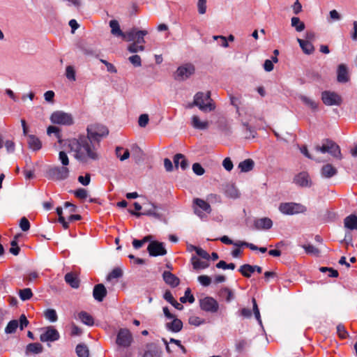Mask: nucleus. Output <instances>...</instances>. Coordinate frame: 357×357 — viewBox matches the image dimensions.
Masks as SVG:
<instances>
[{
  "label": "nucleus",
  "instance_id": "1",
  "mask_svg": "<svg viewBox=\"0 0 357 357\" xmlns=\"http://www.w3.org/2000/svg\"><path fill=\"white\" fill-rule=\"evenodd\" d=\"M68 147L73 157L81 163L88 164L100 158L98 149L85 137L69 139Z\"/></svg>",
  "mask_w": 357,
  "mask_h": 357
},
{
  "label": "nucleus",
  "instance_id": "2",
  "mask_svg": "<svg viewBox=\"0 0 357 357\" xmlns=\"http://www.w3.org/2000/svg\"><path fill=\"white\" fill-rule=\"evenodd\" d=\"M149 33L146 30H138L136 28L131 29L128 31L126 41H133L128 46V50L130 53H137L143 52L145 50L144 44L145 43L144 36Z\"/></svg>",
  "mask_w": 357,
  "mask_h": 357
},
{
  "label": "nucleus",
  "instance_id": "3",
  "mask_svg": "<svg viewBox=\"0 0 357 357\" xmlns=\"http://www.w3.org/2000/svg\"><path fill=\"white\" fill-rule=\"evenodd\" d=\"M211 99V93L198 92L194 97L193 105L197 106L202 111H212L215 109Z\"/></svg>",
  "mask_w": 357,
  "mask_h": 357
},
{
  "label": "nucleus",
  "instance_id": "4",
  "mask_svg": "<svg viewBox=\"0 0 357 357\" xmlns=\"http://www.w3.org/2000/svg\"><path fill=\"white\" fill-rule=\"evenodd\" d=\"M314 151L316 155H318L319 153H328L335 158L342 159V155L339 146L331 141H326L321 145H317L314 147Z\"/></svg>",
  "mask_w": 357,
  "mask_h": 357
},
{
  "label": "nucleus",
  "instance_id": "5",
  "mask_svg": "<svg viewBox=\"0 0 357 357\" xmlns=\"http://www.w3.org/2000/svg\"><path fill=\"white\" fill-rule=\"evenodd\" d=\"M278 208L282 213L288 215L304 213L307 211L305 206L294 202L281 203Z\"/></svg>",
  "mask_w": 357,
  "mask_h": 357
},
{
  "label": "nucleus",
  "instance_id": "6",
  "mask_svg": "<svg viewBox=\"0 0 357 357\" xmlns=\"http://www.w3.org/2000/svg\"><path fill=\"white\" fill-rule=\"evenodd\" d=\"M107 128L100 124L93 123L88 126L87 135L89 139L98 140L99 138L108 135Z\"/></svg>",
  "mask_w": 357,
  "mask_h": 357
},
{
  "label": "nucleus",
  "instance_id": "7",
  "mask_svg": "<svg viewBox=\"0 0 357 357\" xmlns=\"http://www.w3.org/2000/svg\"><path fill=\"white\" fill-rule=\"evenodd\" d=\"M50 121L54 124L70 126L73 123V117L69 113L56 111L51 114Z\"/></svg>",
  "mask_w": 357,
  "mask_h": 357
},
{
  "label": "nucleus",
  "instance_id": "8",
  "mask_svg": "<svg viewBox=\"0 0 357 357\" xmlns=\"http://www.w3.org/2000/svg\"><path fill=\"white\" fill-rule=\"evenodd\" d=\"M321 100L323 102L328 106L340 105L342 102V99L340 95L329 91L322 92Z\"/></svg>",
  "mask_w": 357,
  "mask_h": 357
},
{
  "label": "nucleus",
  "instance_id": "9",
  "mask_svg": "<svg viewBox=\"0 0 357 357\" xmlns=\"http://www.w3.org/2000/svg\"><path fill=\"white\" fill-rule=\"evenodd\" d=\"M132 341V336L130 331L127 328H121L117 334L116 344L123 347H129Z\"/></svg>",
  "mask_w": 357,
  "mask_h": 357
},
{
  "label": "nucleus",
  "instance_id": "10",
  "mask_svg": "<svg viewBox=\"0 0 357 357\" xmlns=\"http://www.w3.org/2000/svg\"><path fill=\"white\" fill-rule=\"evenodd\" d=\"M50 175L52 178L57 181H62L66 179L70 174V170L68 167H55L52 168L50 172Z\"/></svg>",
  "mask_w": 357,
  "mask_h": 357
},
{
  "label": "nucleus",
  "instance_id": "11",
  "mask_svg": "<svg viewBox=\"0 0 357 357\" xmlns=\"http://www.w3.org/2000/svg\"><path fill=\"white\" fill-rule=\"evenodd\" d=\"M193 208L195 213L201 218L203 217L202 211H205L207 213H210L211 212L210 204L206 201L199 198L194 199Z\"/></svg>",
  "mask_w": 357,
  "mask_h": 357
},
{
  "label": "nucleus",
  "instance_id": "12",
  "mask_svg": "<svg viewBox=\"0 0 357 357\" xmlns=\"http://www.w3.org/2000/svg\"><path fill=\"white\" fill-rule=\"evenodd\" d=\"M199 305L202 310L210 312H217L219 307L218 302L211 297H205L201 299Z\"/></svg>",
  "mask_w": 357,
  "mask_h": 357
},
{
  "label": "nucleus",
  "instance_id": "13",
  "mask_svg": "<svg viewBox=\"0 0 357 357\" xmlns=\"http://www.w3.org/2000/svg\"><path fill=\"white\" fill-rule=\"evenodd\" d=\"M148 252L151 256L157 257L160 255H165L167 253L163 243L158 241H152L149 243L147 248Z\"/></svg>",
  "mask_w": 357,
  "mask_h": 357
},
{
  "label": "nucleus",
  "instance_id": "14",
  "mask_svg": "<svg viewBox=\"0 0 357 357\" xmlns=\"http://www.w3.org/2000/svg\"><path fill=\"white\" fill-rule=\"evenodd\" d=\"M158 207L151 202L144 204V211L143 213L130 211V213L135 216H140L142 215H150L155 218H159L160 215L158 211Z\"/></svg>",
  "mask_w": 357,
  "mask_h": 357
},
{
  "label": "nucleus",
  "instance_id": "15",
  "mask_svg": "<svg viewBox=\"0 0 357 357\" xmlns=\"http://www.w3.org/2000/svg\"><path fill=\"white\" fill-rule=\"evenodd\" d=\"M194 73L195 66L192 64L186 63L178 68L176 70V77L181 79H185Z\"/></svg>",
  "mask_w": 357,
  "mask_h": 357
},
{
  "label": "nucleus",
  "instance_id": "16",
  "mask_svg": "<svg viewBox=\"0 0 357 357\" xmlns=\"http://www.w3.org/2000/svg\"><path fill=\"white\" fill-rule=\"evenodd\" d=\"M59 338V332L52 326H49L45 329V331L40 336V340L42 342H53Z\"/></svg>",
  "mask_w": 357,
  "mask_h": 357
},
{
  "label": "nucleus",
  "instance_id": "17",
  "mask_svg": "<svg viewBox=\"0 0 357 357\" xmlns=\"http://www.w3.org/2000/svg\"><path fill=\"white\" fill-rule=\"evenodd\" d=\"M294 183L302 188L310 187L312 181L307 172H303L297 174L294 178Z\"/></svg>",
  "mask_w": 357,
  "mask_h": 357
},
{
  "label": "nucleus",
  "instance_id": "18",
  "mask_svg": "<svg viewBox=\"0 0 357 357\" xmlns=\"http://www.w3.org/2000/svg\"><path fill=\"white\" fill-rule=\"evenodd\" d=\"M161 349L154 343L148 344L146 346L142 357H161Z\"/></svg>",
  "mask_w": 357,
  "mask_h": 357
},
{
  "label": "nucleus",
  "instance_id": "19",
  "mask_svg": "<svg viewBox=\"0 0 357 357\" xmlns=\"http://www.w3.org/2000/svg\"><path fill=\"white\" fill-rule=\"evenodd\" d=\"M170 321L165 324L167 330L173 333H178L183 328V322L176 316L174 318L169 319Z\"/></svg>",
  "mask_w": 357,
  "mask_h": 357
},
{
  "label": "nucleus",
  "instance_id": "20",
  "mask_svg": "<svg viewBox=\"0 0 357 357\" xmlns=\"http://www.w3.org/2000/svg\"><path fill=\"white\" fill-rule=\"evenodd\" d=\"M109 26L111 28V33L117 37H121L123 40H126L128 36V31L124 33L120 28L119 23L116 20H112L109 22Z\"/></svg>",
  "mask_w": 357,
  "mask_h": 357
},
{
  "label": "nucleus",
  "instance_id": "21",
  "mask_svg": "<svg viewBox=\"0 0 357 357\" xmlns=\"http://www.w3.org/2000/svg\"><path fill=\"white\" fill-rule=\"evenodd\" d=\"M191 126L197 130H206L208 128V121L206 120H202L197 115H193L190 119Z\"/></svg>",
  "mask_w": 357,
  "mask_h": 357
},
{
  "label": "nucleus",
  "instance_id": "22",
  "mask_svg": "<svg viewBox=\"0 0 357 357\" xmlns=\"http://www.w3.org/2000/svg\"><path fill=\"white\" fill-rule=\"evenodd\" d=\"M321 177L324 178H330L337 173V169L331 164H326L324 165L320 171Z\"/></svg>",
  "mask_w": 357,
  "mask_h": 357
},
{
  "label": "nucleus",
  "instance_id": "23",
  "mask_svg": "<svg viewBox=\"0 0 357 357\" xmlns=\"http://www.w3.org/2000/svg\"><path fill=\"white\" fill-rule=\"evenodd\" d=\"M254 225L257 229H268L271 228L273 222L268 218H263L256 220Z\"/></svg>",
  "mask_w": 357,
  "mask_h": 357
},
{
  "label": "nucleus",
  "instance_id": "24",
  "mask_svg": "<svg viewBox=\"0 0 357 357\" xmlns=\"http://www.w3.org/2000/svg\"><path fill=\"white\" fill-rule=\"evenodd\" d=\"M107 294V291L105 286L102 284H98L94 287L93 296L98 301H102Z\"/></svg>",
  "mask_w": 357,
  "mask_h": 357
},
{
  "label": "nucleus",
  "instance_id": "25",
  "mask_svg": "<svg viewBox=\"0 0 357 357\" xmlns=\"http://www.w3.org/2000/svg\"><path fill=\"white\" fill-rule=\"evenodd\" d=\"M27 143L29 149L33 151H38L42 147V142L36 136L30 135L27 136Z\"/></svg>",
  "mask_w": 357,
  "mask_h": 357
},
{
  "label": "nucleus",
  "instance_id": "26",
  "mask_svg": "<svg viewBox=\"0 0 357 357\" xmlns=\"http://www.w3.org/2000/svg\"><path fill=\"white\" fill-rule=\"evenodd\" d=\"M162 277L165 282L171 287H175L179 284V279L169 271H165Z\"/></svg>",
  "mask_w": 357,
  "mask_h": 357
},
{
  "label": "nucleus",
  "instance_id": "27",
  "mask_svg": "<svg viewBox=\"0 0 357 357\" xmlns=\"http://www.w3.org/2000/svg\"><path fill=\"white\" fill-rule=\"evenodd\" d=\"M344 227L349 230H357V216L350 215L344 220Z\"/></svg>",
  "mask_w": 357,
  "mask_h": 357
},
{
  "label": "nucleus",
  "instance_id": "28",
  "mask_svg": "<svg viewBox=\"0 0 357 357\" xmlns=\"http://www.w3.org/2000/svg\"><path fill=\"white\" fill-rule=\"evenodd\" d=\"M162 340L163 343L165 345L166 351H167V353L170 354V353L172 352V349H171V348H170V347L169 345V343H172V344H176L178 347H179L181 349V350L182 351L183 354H186L187 350L185 348V347L181 344V342L180 340H176V339H174V338H171L169 340V342H168L165 338H162Z\"/></svg>",
  "mask_w": 357,
  "mask_h": 357
},
{
  "label": "nucleus",
  "instance_id": "29",
  "mask_svg": "<svg viewBox=\"0 0 357 357\" xmlns=\"http://www.w3.org/2000/svg\"><path fill=\"white\" fill-rule=\"evenodd\" d=\"M64 206L66 211H68L67 213L69 214L68 217V221L72 222L75 220H79L81 219V215L71 214L76 211V206L74 204L70 202H65Z\"/></svg>",
  "mask_w": 357,
  "mask_h": 357
},
{
  "label": "nucleus",
  "instance_id": "30",
  "mask_svg": "<svg viewBox=\"0 0 357 357\" xmlns=\"http://www.w3.org/2000/svg\"><path fill=\"white\" fill-rule=\"evenodd\" d=\"M297 41L305 54H311L314 52V47L310 41L304 40L300 38H298Z\"/></svg>",
  "mask_w": 357,
  "mask_h": 357
},
{
  "label": "nucleus",
  "instance_id": "31",
  "mask_svg": "<svg viewBox=\"0 0 357 357\" xmlns=\"http://www.w3.org/2000/svg\"><path fill=\"white\" fill-rule=\"evenodd\" d=\"M349 80L348 70L345 65L340 64L337 69V81L347 82Z\"/></svg>",
  "mask_w": 357,
  "mask_h": 357
},
{
  "label": "nucleus",
  "instance_id": "32",
  "mask_svg": "<svg viewBox=\"0 0 357 357\" xmlns=\"http://www.w3.org/2000/svg\"><path fill=\"white\" fill-rule=\"evenodd\" d=\"M174 162L176 167L179 165L183 169H185L188 167V163L185 158V156L181 153L176 154L174 158Z\"/></svg>",
  "mask_w": 357,
  "mask_h": 357
},
{
  "label": "nucleus",
  "instance_id": "33",
  "mask_svg": "<svg viewBox=\"0 0 357 357\" xmlns=\"http://www.w3.org/2000/svg\"><path fill=\"white\" fill-rule=\"evenodd\" d=\"M300 100L302 102L309 107L312 111H315L318 108V104L313 100L312 98L306 96H301Z\"/></svg>",
  "mask_w": 357,
  "mask_h": 357
},
{
  "label": "nucleus",
  "instance_id": "34",
  "mask_svg": "<svg viewBox=\"0 0 357 357\" xmlns=\"http://www.w3.org/2000/svg\"><path fill=\"white\" fill-rule=\"evenodd\" d=\"M77 318L79 319L83 324L87 326H93V317L86 312L82 311L77 314Z\"/></svg>",
  "mask_w": 357,
  "mask_h": 357
},
{
  "label": "nucleus",
  "instance_id": "35",
  "mask_svg": "<svg viewBox=\"0 0 357 357\" xmlns=\"http://www.w3.org/2000/svg\"><path fill=\"white\" fill-rule=\"evenodd\" d=\"M191 261L193 268L195 270L205 269L209 266L208 261H202L196 257H192Z\"/></svg>",
  "mask_w": 357,
  "mask_h": 357
},
{
  "label": "nucleus",
  "instance_id": "36",
  "mask_svg": "<svg viewBox=\"0 0 357 357\" xmlns=\"http://www.w3.org/2000/svg\"><path fill=\"white\" fill-rule=\"evenodd\" d=\"M66 282L69 284L73 288H78L79 285V281L76 275L69 273L65 275Z\"/></svg>",
  "mask_w": 357,
  "mask_h": 357
},
{
  "label": "nucleus",
  "instance_id": "37",
  "mask_svg": "<svg viewBox=\"0 0 357 357\" xmlns=\"http://www.w3.org/2000/svg\"><path fill=\"white\" fill-rule=\"evenodd\" d=\"M254 167V161L251 159H247L240 162L238 168L241 172H247L252 169Z\"/></svg>",
  "mask_w": 357,
  "mask_h": 357
},
{
  "label": "nucleus",
  "instance_id": "38",
  "mask_svg": "<svg viewBox=\"0 0 357 357\" xmlns=\"http://www.w3.org/2000/svg\"><path fill=\"white\" fill-rule=\"evenodd\" d=\"M291 24L295 29L301 32L305 29V24L297 17H293L291 20Z\"/></svg>",
  "mask_w": 357,
  "mask_h": 357
},
{
  "label": "nucleus",
  "instance_id": "39",
  "mask_svg": "<svg viewBox=\"0 0 357 357\" xmlns=\"http://www.w3.org/2000/svg\"><path fill=\"white\" fill-rule=\"evenodd\" d=\"M44 317L51 322H55L58 319L56 312L54 309H47L45 310Z\"/></svg>",
  "mask_w": 357,
  "mask_h": 357
},
{
  "label": "nucleus",
  "instance_id": "40",
  "mask_svg": "<svg viewBox=\"0 0 357 357\" xmlns=\"http://www.w3.org/2000/svg\"><path fill=\"white\" fill-rule=\"evenodd\" d=\"M300 151L305 157L317 162L321 161L319 157L316 155L314 150L312 153H310L306 146H302L300 148Z\"/></svg>",
  "mask_w": 357,
  "mask_h": 357
},
{
  "label": "nucleus",
  "instance_id": "41",
  "mask_svg": "<svg viewBox=\"0 0 357 357\" xmlns=\"http://www.w3.org/2000/svg\"><path fill=\"white\" fill-rule=\"evenodd\" d=\"M43 351V346L39 343H31L26 347V353L39 354Z\"/></svg>",
  "mask_w": 357,
  "mask_h": 357
},
{
  "label": "nucleus",
  "instance_id": "42",
  "mask_svg": "<svg viewBox=\"0 0 357 357\" xmlns=\"http://www.w3.org/2000/svg\"><path fill=\"white\" fill-rule=\"evenodd\" d=\"M239 271L243 276L250 278L252 273H254L253 266L244 264L240 267Z\"/></svg>",
  "mask_w": 357,
  "mask_h": 357
},
{
  "label": "nucleus",
  "instance_id": "43",
  "mask_svg": "<svg viewBox=\"0 0 357 357\" xmlns=\"http://www.w3.org/2000/svg\"><path fill=\"white\" fill-rule=\"evenodd\" d=\"M116 154L121 161L128 159L130 156L129 151L128 149H124L122 147H116Z\"/></svg>",
  "mask_w": 357,
  "mask_h": 357
},
{
  "label": "nucleus",
  "instance_id": "44",
  "mask_svg": "<svg viewBox=\"0 0 357 357\" xmlns=\"http://www.w3.org/2000/svg\"><path fill=\"white\" fill-rule=\"evenodd\" d=\"M76 353L79 357H89V351L86 346L78 344L76 347Z\"/></svg>",
  "mask_w": 357,
  "mask_h": 357
},
{
  "label": "nucleus",
  "instance_id": "45",
  "mask_svg": "<svg viewBox=\"0 0 357 357\" xmlns=\"http://www.w3.org/2000/svg\"><path fill=\"white\" fill-rule=\"evenodd\" d=\"M180 301L183 303H185L187 301H188L190 303L195 302V298L191 294V291L189 288L185 290L184 296L180 298Z\"/></svg>",
  "mask_w": 357,
  "mask_h": 357
},
{
  "label": "nucleus",
  "instance_id": "46",
  "mask_svg": "<svg viewBox=\"0 0 357 357\" xmlns=\"http://www.w3.org/2000/svg\"><path fill=\"white\" fill-rule=\"evenodd\" d=\"M19 324L18 321L17 320H12L10 322H8V325L6 326L5 328V333L8 334L13 333L15 332L16 329L17 328Z\"/></svg>",
  "mask_w": 357,
  "mask_h": 357
},
{
  "label": "nucleus",
  "instance_id": "47",
  "mask_svg": "<svg viewBox=\"0 0 357 357\" xmlns=\"http://www.w3.org/2000/svg\"><path fill=\"white\" fill-rule=\"evenodd\" d=\"M66 76L70 81L74 82L76 80L75 70L73 66H66Z\"/></svg>",
  "mask_w": 357,
  "mask_h": 357
},
{
  "label": "nucleus",
  "instance_id": "48",
  "mask_svg": "<svg viewBox=\"0 0 357 357\" xmlns=\"http://www.w3.org/2000/svg\"><path fill=\"white\" fill-rule=\"evenodd\" d=\"M56 213L59 216V222L62 225L64 229H68L69 225L68 222L66 221L65 218L63 215V209L61 207L56 208Z\"/></svg>",
  "mask_w": 357,
  "mask_h": 357
},
{
  "label": "nucleus",
  "instance_id": "49",
  "mask_svg": "<svg viewBox=\"0 0 357 357\" xmlns=\"http://www.w3.org/2000/svg\"><path fill=\"white\" fill-rule=\"evenodd\" d=\"M19 294H20V297L22 301L29 300L33 296L32 291H31V289H29V288L21 289L20 291Z\"/></svg>",
  "mask_w": 357,
  "mask_h": 357
},
{
  "label": "nucleus",
  "instance_id": "50",
  "mask_svg": "<svg viewBox=\"0 0 357 357\" xmlns=\"http://www.w3.org/2000/svg\"><path fill=\"white\" fill-rule=\"evenodd\" d=\"M47 133L48 135H51L54 133L59 139V142H61V134L59 128L54 126H50L47 129Z\"/></svg>",
  "mask_w": 357,
  "mask_h": 357
},
{
  "label": "nucleus",
  "instance_id": "51",
  "mask_svg": "<svg viewBox=\"0 0 357 357\" xmlns=\"http://www.w3.org/2000/svg\"><path fill=\"white\" fill-rule=\"evenodd\" d=\"M123 275L122 270L120 268H115L107 276V280H111L114 278H119Z\"/></svg>",
  "mask_w": 357,
  "mask_h": 357
},
{
  "label": "nucleus",
  "instance_id": "52",
  "mask_svg": "<svg viewBox=\"0 0 357 357\" xmlns=\"http://www.w3.org/2000/svg\"><path fill=\"white\" fill-rule=\"evenodd\" d=\"M222 296L225 297L227 302L231 301L234 298V294L231 290L228 288H224L221 290Z\"/></svg>",
  "mask_w": 357,
  "mask_h": 357
},
{
  "label": "nucleus",
  "instance_id": "53",
  "mask_svg": "<svg viewBox=\"0 0 357 357\" xmlns=\"http://www.w3.org/2000/svg\"><path fill=\"white\" fill-rule=\"evenodd\" d=\"M59 160L63 166L67 167L69 165V158L66 153L64 151H60L59 153Z\"/></svg>",
  "mask_w": 357,
  "mask_h": 357
},
{
  "label": "nucleus",
  "instance_id": "54",
  "mask_svg": "<svg viewBox=\"0 0 357 357\" xmlns=\"http://www.w3.org/2000/svg\"><path fill=\"white\" fill-rule=\"evenodd\" d=\"M128 60L135 67H139L142 66L141 57L137 54L130 56Z\"/></svg>",
  "mask_w": 357,
  "mask_h": 357
},
{
  "label": "nucleus",
  "instance_id": "55",
  "mask_svg": "<svg viewBox=\"0 0 357 357\" xmlns=\"http://www.w3.org/2000/svg\"><path fill=\"white\" fill-rule=\"evenodd\" d=\"M197 9L200 15L205 14L206 12V0H198Z\"/></svg>",
  "mask_w": 357,
  "mask_h": 357
},
{
  "label": "nucleus",
  "instance_id": "56",
  "mask_svg": "<svg viewBox=\"0 0 357 357\" xmlns=\"http://www.w3.org/2000/svg\"><path fill=\"white\" fill-rule=\"evenodd\" d=\"M20 227L23 231H26L29 229L30 223L26 218L23 217L20 219Z\"/></svg>",
  "mask_w": 357,
  "mask_h": 357
},
{
  "label": "nucleus",
  "instance_id": "57",
  "mask_svg": "<svg viewBox=\"0 0 357 357\" xmlns=\"http://www.w3.org/2000/svg\"><path fill=\"white\" fill-rule=\"evenodd\" d=\"M149 118L148 114H141L139 117L138 123L139 126L142 128H144L149 123Z\"/></svg>",
  "mask_w": 357,
  "mask_h": 357
},
{
  "label": "nucleus",
  "instance_id": "58",
  "mask_svg": "<svg viewBox=\"0 0 357 357\" xmlns=\"http://www.w3.org/2000/svg\"><path fill=\"white\" fill-rule=\"evenodd\" d=\"M188 321L190 325H193L195 326H198L204 322L203 319L197 316H191L189 318Z\"/></svg>",
  "mask_w": 357,
  "mask_h": 357
},
{
  "label": "nucleus",
  "instance_id": "59",
  "mask_svg": "<svg viewBox=\"0 0 357 357\" xmlns=\"http://www.w3.org/2000/svg\"><path fill=\"white\" fill-rule=\"evenodd\" d=\"M337 333L338 334V336L342 339L346 338L348 335V333L342 324L337 325Z\"/></svg>",
  "mask_w": 357,
  "mask_h": 357
},
{
  "label": "nucleus",
  "instance_id": "60",
  "mask_svg": "<svg viewBox=\"0 0 357 357\" xmlns=\"http://www.w3.org/2000/svg\"><path fill=\"white\" fill-rule=\"evenodd\" d=\"M234 245H235L236 247H241V246L245 245V246L248 247L252 250H258V248L256 245H255L254 244L244 242V241H236V243H234Z\"/></svg>",
  "mask_w": 357,
  "mask_h": 357
},
{
  "label": "nucleus",
  "instance_id": "61",
  "mask_svg": "<svg viewBox=\"0 0 357 357\" xmlns=\"http://www.w3.org/2000/svg\"><path fill=\"white\" fill-rule=\"evenodd\" d=\"M74 195L79 199H86L88 196L87 190L84 188H79L75 191Z\"/></svg>",
  "mask_w": 357,
  "mask_h": 357
},
{
  "label": "nucleus",
  "instance_id": "62",
  "mask_svg": "<svg viewBox=\"0 0 357 357\" xmlns=\"http://www.w3.org/2000/svg\"><path fill=\"white\" fill-rule=\"evenodd\" d=\"M78 181L83 185H88L91 181V176L89 174H86L85 176H78Z\"/></svg>",
  "mask_w": 357,
  "mask_h": 357
},
{
  "label": "nucleus",
  "instance_id": "63",
  "mask_svg": "<svg viewBox=\"0 0 357 357\" xmlns=\"http://www.w3.org/2000/svg\"><path fill=\"white\" fill-rule=\"evenodd\" d=\"M192 170L198 176L203 175L204 174V169L199 163H195L192 165Z\"/></svg>",
  "mask_w": 357,
  "mask_h": 357
},
{
  "label": "nucleus",
  "instance_id": "64",
  "mask_svg": "<svg viewBox=\"0 0 357 357\" xmlns=\"http://www.w3.org/2000/svg\"><path fill=\"white\" fill-rule=\"evenodd\" d=\"M198 281L204 286H208L211 282V279L208 275H200L198 277Z\"/></svg>",
  "mask_w": 357,
  "mask_h": 357
}]
</instances>
